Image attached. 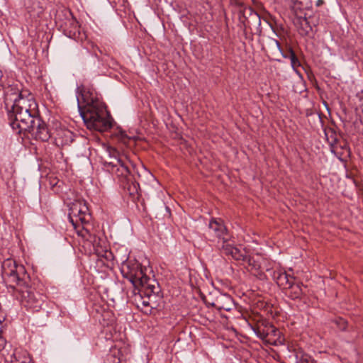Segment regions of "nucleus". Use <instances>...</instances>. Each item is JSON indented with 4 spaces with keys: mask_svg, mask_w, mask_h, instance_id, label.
I'll list each match as a JSON object with an SVG mask.
<instances>
[{
    "mask_svg": "<svg viewBox=\"0 0 363 363\" xmlns=\"http://www.w3.org/2000/svg\"><path fill=\"white\" fill-rule=\"evenodd\" d=\"M19 98H15L9 111V119L11 128L18 133L29 129L32 123L39 117L38 105L34 96L28 90L16 88Z\"/></svg>",
    "mask_w": 363,
    "mask_h": 363,
    "instance_id": "nucleus-1",
    "label": "nucleus"
},
{
    "mask_svg": "<svg viewBox=\"0 0 363 363\" xmlns=\"http://www.w3.org/2000/svg\"><path fill=\"white\" fill-rule=\"evenodd\" d=\"M68 217L77 233L85 239L84 248L106 249V240L91 233L89 222L91 216L84 201L76 200L72 202L69 206Z\"/></svg>",
    "mask_w": 363,
    "mask_h": 363,
    "instance_id": "nucleus-2",
    "label": "nucleus"
},
{
    "mask_svg": "<svg viewBox=\"0 0 363 363\" xmlns=\"http://www.w3.org/2000/svg\"><path fill=\"white\" fill-rule=\"evenodd\" d=\"M79 108L87 128L103 132L111 128V123L102 102H96L92 106H84L83 110L79 105Z\"/></svg>",
    "mask_w": 363,
    "mask_h": 363,
    "instance_id": "nucleus-3",
    "label": "nucleus"
},
{
    "mask_svg": "<svg viewBox=\"0 0 363 363\" xmlns=\"http://www.w3.org/2000/svg\"><path fill=\"white\" fill-rule=\"evenodd\" d=\"M142 266L136 263L128 273L127 278L135 286H142L144 294L147 296L148 300H143L142 306H150L153 308L155 306L151 303L152 298H156L159 293L158 284L155 280L150 279L146 274Z\"/></svg>",
    "mask_w": 363,
    "mask_h": 363,
    "instance_id": "nucleus-4",
    "label": "nucleus"
},
{
    "mask_svg": "<svg viewBox=\"0 0 363 363\" xmlns=\"http://www.w3.org/2000/svg\"><path fill=\"white\" fill-rule=\"evenodd\" d=\"M15 296L21 305L28 310L39 311L44 302V296L28 285L19 286Z\"/></svg>",
    "mask_w": 363,
    "mask_h": 363,
    "instance_id": "nucleus-5",
    "label": "nucleus"
},
{
    "mask_svg": "<svg viewBox=\"0 0 363 363\" xmlns=\"http://www.w3.org/2000/svg\"><path fill=\"white\" fill-rule=\"evenodd\" d=\"M207 235L209 238H217L223 244L227 243L230 237L223 220L220 218H212L209 221Z\"/></svg>",
    "mask_w": 363,
    "mask_h": 363,
    "instance_id": "nucleus-6",
    "label": "nucleus"
},
{
    "mask_svg": "<svg viewBox=\"0 0 363 363\" xmlns=\"http://www.w3.org/2000/svg\"><path fill=\"white\" fill-rule=\"evenodd\" d=\"M23 132H28L36 140L43 142L48 141L51 137V133L46 123L40 116L35 120L34 123H32L29 129L23 130Z\"/></svg>",
    "mask_w": 363,
    "mask_h": 363,
    "instance_id": "nucleus-7",
    "label": "nucleus"
},
{
    "mask_svg": "<svg viewBox=\"0 0 363 363\" xmlns=\"http://www.w3.org/2000/svg\"><path fill=\"white\" fill-rule=\"evenodd\" d=\"M68 16L65 21L60 23V16L57 17V23H60L63 33L69 38L77 40L79 38V26L77 20L72 16L70 12H68Z\"/></svg>",
    "mask_w": 363,
    "mask_h": 363,
    "instance_id": "nucleus-8",
    "label": "nucleus"
},
{
    "mask_svg": "<svg viewBox=\"0 0 363 363\" xmlns=\"http://www.w3.org/2000/svg\"><path fill=\"white\" fill-rule=\"evenodd\" d=\"M24 273V268L22 265L17 266L15 269H11L10 273L3 274L4 277L7 279V281L11 284H16V286H12L14 290L19 287V286H23L24 282L20 277L21 274Z\"/></svg>",
    "mask_w": 363,
    "mask_h": 363,
    "instance_id": "nucleus-9",
    "label": "nucleus"
},
{
    "mask_svg": "<svg viewBox=\"0 0 363 363\" xmlns=\"http://www.w3.org/2000/svg\"><path fill=\"white\" fill-rule=\"evenodd\" d=\"M208 304L215 307L218 310H224L230 311L233 307V301L231 297L227 294H220L215 299L214 301Z\"/></svg>",
    "mask_w": 363,
    "mask_h": 363,
    "instance_id": "nucleus-10",
    "label": "nucleus"
},
{
    "mask_svg": "<svg viewBox=\"0 0 363 363\" xmlns=\"http://www.w3.org/2000/svg\"><path fill=\"white\" fill-rule=\"evenodd\" d=\"M55 140L58 146L69 145L74 140V134L68 129H60L57 131Z\"/></svg>",
    "mask_w": 363,
    "mask_h": 363,
    "instance_id": "nucleus-11",
    "label": "nucleus"
},
{
    "mask_svg": "<svg viewBox=\"0 0 363 363\" xmlns=\"http://www.w3.org/2000/svg\"><path fill=\"white\" fill-rule=\"evenodd\" d=\"M253 330L258 337L262 340L264 342L267 339L268 335L273 331V325L269 323L262 322L257 323L254 328Z\"/></svg>",
    "mask_w": 363,
    "mask_h": 363,
    "instance_id": "nucleus-12",
    "label": "nucleus"
},
{
    "mask_svg": "<svg viewBox=\"0 0 363 363\" xmlns=\"http://www.w3.org/2000/svg\"><path fill=\"white\" fill-rule=\"evenodd\" d=\"M294 25L297 28L300 35H308L312 30V27L307 18L298 16L294 19Z\"/></svg>",
    "mask_w": 363,
    "mask_h": 363,
    "instance_id": "nucleus-13",
    "label": "nucleus"
},
{
    "mask_svg": "<svg viewBox=\"0 0 363 363\" xmlns=\"http://www.w3.org/2000/svg\"><path fill=\"white\" fill-rule=\"evenodd\" d=\"M80 94L77 96V101L79 104L80 100H82L85 104V106H92L96 102H101L96 96L94 95L93 92L85 89L84 87L81 88Z\"/></svg>",
    "mask_w": 363,
    "mask_h": 363,
    "instance_id": "nucleus-14",
    "label": "nucleus"
},
{
    "mask_svg": "<svg viewBox=\"0 0 363 363\" xmlns=\"http://www.w3.org/2000/svg\"><path fill=\"white\" fill-rule=\"evenodd\" d=\"M273 279L276 281L277 284L284 289H287L290 284H292L291 279L293 277H290L286 272L281 270L274 271L273 272Z\"/></svg>",
    "mask_w": 363,
    "mask_h": 363,
    "instance_id": "nucleus-15",
    "label": "nucleus"
},
{
    "mask_svg": "<svg viewBox=\"0 0 363 363\" xmlns=\"http://www.w3.org/2000/svg\"><path fill=\"white\" fill-rule=\"evenodd\" d=\"M284 338L281 332L273 325V331L268 335L265 342L269 345H278L282 344Z\"/></svg>",
    "mask_w": 363,
    "mask_h": 363,
    "instance_id": "nucleus-16",
    "label": "nucleus"
},
{
    "mask_svg": "<svg viewBox=\"0 0 363 363\" xmlns=\"http://www.w3.org/2000/svg\"><path fill=\"white\" fill-rule=\"evenodd\" d=\"M261 256L259 253H257L255 256H251L250 254L247 257V260L245 262V266H247L250 270L257 271L259 269Z\"/></svg>",
    "mask_w": 363,
    "mask_h": 363,
    "instance_id": "nucleus-17",
    "label": "nucleus"
},
{
    "mask_svg": "<svg viewBox=\"0 0 363 363\" xmlns=\"http://www.w3.org/2000/svg\"><path fill=\"white\" fill-rule=\"evenodd\" d=\"M286 294L292 299H297L303 294L302 289L298 284H290L286 289Z\"/></svg>",
    "mask_w": 363,
    "mask_h": 363,
    "instance_id": "nucleus-18",
    "label": "nucleus"
},
{
    "mask_svg": "<svg viewBox=\"0 0 363 363\" xmlns=\"http://www.w3.org/2000/svg\"><path fill=\"white\" fill-rule=\"evenodd\" d=\"M226 255L230 256L240 264H245V262L249 255V251H226Z\"/></svg>",
    "mask_w": 363,
    "mask_h": 363,
    "instance_id": "nucleus-19",
    "label": "nucleus"
},
{
    "mask_svg": "<svg viewBox=\"0 0 363 363\" xmlns=\"http://www.w3.org/2000/svg\"><path fill=\"white\" fill-rule=\"evenodd\" d=\"M18 87L21 90V85L18 83H14L12 85L9 86L5 91V96L6 101H13L15 98H19V93L16 91V88Z\"/></svg>",
    "mask_w": 363,
    "mask_h": 363,
    "instance_id": "nucleus-20",
    "label": "nucleus"
},
{
    "mask_svg": "<svg viewBox=\"0 0 363 363\" xmlns=\"http://www.w3.org/2000/svg\"><path fill=\"white\" fill-rule=\"evenodd\" d=\"M113 167H116V174L118 177L128 178L130 172L128 166L121 160H117V164H113Z\"/></svg>",
    "mask_w": 363,
    "mask_h": 363,
    "instance_id": "nucleus-21",
    "label": "nucleus"
},
{
    "mask_svg": "<svg viewBox=\"0 0 363 363\" xmlns=\"http://www.w3.org/2000/svg\"><path fill=\"white\" fill-rule=\"evenodd\" d=\"M18 266L16 261L11 259H6L4 262L2 263V272L3 274H8L10 273L11 269L16 268V267Z\"/></svg>",
    "mask_w": 363,
    "mask_h": 363,
    "instance_id": "nucleus-22",
    "label": "nucleus"
},
{
    "mask_svg": "<svg viewBox=\"0 0 363 363\" xmlns=\"http://www.w3.org/2000/svg\"><path fill=\"white\" fill-rule=\"evenodd\" d=\"M95 252L101 262H104V259L108 262L113 261L115 259L112 251H95Z\"/></svg>",
    "mask_w": 363,
    "mask_h": 363,
    "instance_id": "nucleus-23",
    "label": "nucleus"
},
{
    "mask_svg": "<svg viewBox=\"0 0 363 363\" xmlns=\"http://www.w3.org/2000/svg\"><path fill=\"white\" fill-rule=\"evenodd\" d=\"M325 135L327 138V140L329 143V145L331 147H333L337 142V138L335 137V133L332 130H329L328 131H325Z\"/></svg>",
    "mask_w": 363,
    "mask_h": 363,
    "instance_id": "nucleus-24",
    "label": "nucleus"
},
{
    "mask_svg": "<svg viewBox=\"0 0 363 363\" xmlns=\"http://www.w3.org/2000/svg\"><path fill=\"white\" fill-rule=\"evenodd\" d=\"M290 60H291V63L294 67L300 65V62H299L296 54L294 53V52L292 50H290Z\"/></svg>",
    "mask_w": 363,
    "mask_h": 363,
    "instance_id": "nucleus-25",
    "label": "nucleus"
},
{
    "mask_svg": "<svg viewBox=\"0 0 363 363\" xmlns=\"http://www.w3.org/2000/svg\"><path fill=\"white\" fill-rule=\"evenodd\" d=\"M117 136L124 143H126L130 140V138L128 137L126 133L123 130H119L117 133Z\"/></svg>",
    "mask_w": 363,
    "mask_h": 363,
    "instance_id": "nucleus-26",
    "label": "nucleus"
},
{
    "mask_svg": "<svg viewBox=\"0 0 363 363\" xmlns=\"http://www.w3.org/2000/svg\"><path fill=\"white\" fill-rule=\"evenodd\" d=\"M336 324L340 328V330H345L347 326V322L343 318H338L336 320Z\"/></svg>",
    "mask_w": 363,
    "mask_h": 363,
    "instance_id": "nucleus-27",
    "label": "nucleus"
},
{
    "mask_svg": "<svg viewBox=\"0 0 363 363\" xmlns=\"http://www.w3.org/2000/svg\"><path fill=\"white\" fill-rule=\"evenodd\" d=\"M6 339L3 337V335L1 334H0V351H2L3 350H4L6 345Z\"/></svg>",
    "mask_w": 363,
    "mask_h": 363,
    "instance_id": "nucleus-28",
    "label": "nucleus"
},
{
    "mask_svg": "<svg viewBox=\"0 0 363 363\" xmlns=\"http://www.w3.org/2000/svg\"><path fill=\"white\" fill-rule=\"evenodd\" d=\"M273 43L274 44L275 47L277 48V49L279 51V52H281V45H280V43H279L278 40H273Z\"/></svg>",
    "mask_w": 363,
    "mask_h": 363,
    "instance_id": "nucleus-29",
    "label": "nucleus"
},
{
    "mask_svg": "<svg viewBox=\"0 0 363 363\" xmlns=\"http://www.w3.org/2000/svg\"><path fill=\"white\" fill-rule=\"evenodd\" d=\"M324 1L323 0H317L316 3H315V5L317 6H322L323 4H324Z\"/></svg>",
    "mask_w": 363,
    "mask_h": 363,
    "instance_id": "nucleus-30",
    "label": "nucleus"
},
{
    "mask_svg": "<svg viewBox=\"0 0 363 363\" xmlns=\"http://www.w3.org/2000/svg\"><path fill=\"white\" fill-rule=\"evenodd\" d=\"M231 245L230 244H227L226 246H225L224 245L222 246V247L224 249V250H228V247H230Z\"/></svg>",
    "mask_w": 363,
    "mask_h": 363,
    "instance_id": "nucleus-31",
    "label": "nucleus"
},
{
    "mask_svg": "<svg viewBox=\"0 0 363 363\" xmlns=\"http://www.w3.org/2000/svg\"><path fill=\"white\" fill-rule=\"evenodd\" d=\"M1 329H2V320L0 318V334H1Z\"/></svg>",
    "mask_w": 363,
    "mask_h": 363,
    "instance_id": "nucleus-32",
    "label": "nucleus"
},
{
    "mask_svg": "<svg viewBox=\"0 0 363 363\" xmlns=\"http://www.w3.org/2000/svg\"><path fill=\"white\" fill-rule=\"evenodd\" d=\"M362 116H361V118H362V121H363V106L362 108Z\"/></svg>",
    "mask_w": 363,
    "mask_h": 363,
    "instance_id": "nucleus-33",
    "label": "nucleus"
},
{
    "mask_svg": "<svg viewBox=\"0 0 363 363\" xmlns=\"http://www.w3.org/2000/svg\"><path fill=\"white\" fill-rule=\"evenodd\" d=\"M1 77H2V74H1V72H0V79H1Z\"/></svg>",
    "mask_w": 363,
    "mask_h": 363,
    "instance_id": "nucleus-34",
    "label": "nucleus"
}]
</instances>
